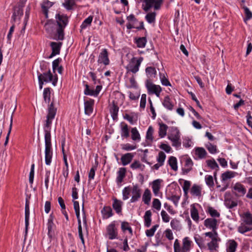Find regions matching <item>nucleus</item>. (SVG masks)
Here are the masks:
<instances>
[{
    "label": "nucleus",
    "instance_id": "nucleus-1",
    "mask_svg": "<svg viewBox=\"0 0 252 252\" xmlns=\"http://www.w3.org/2000/svg\"><path fill=\"white\" fill-rule=\"evenodd\" d=\"M48 113L47 120L44 128L45 132V160L47 165H50L53 156V150L51 144V136L50 133V126L52 121L54 119L56 114V108L54 107L53 102H52L48 107Z\"/></svg>",
    "mask_w": 252,
    "mask_h": 252
},
{
    "label": "nucleus",
    "instance_id": "nucleus-2",
    "mask_svg": "<svg viewBox=\"0 0 252 252\" xmlns=\"http://www.w3.org/2000/svg\"><path fill=\"white\" fill-rule=\"evenodd\" d=\"M56 20L58 26L57 30L58 38L59 40H63L64 36V29L68 24V17L63 14L58 13L56 15Z\"/></svg>",
    "mask_w": 252,
    "mask_h": 252
},
{
    "label": "nucleus",
    "instance_id": "nucleus-3",
    "mask_svg": "<svg viewBox=\"0 0 252 252\" xmlns=\"http://www.w3.org/2000/svg\"><path fill=\"white\" fill-rule=\"evenodd\" d=\"M168 138L172 141L173 146L177 147L181 146V141L180 139V132L177 127H171Z\"/></svg>",
    "mask_w": 252,
    "mask_h": 252
},
{
    "label": "nucleus",
    "instance_id": "nucleus-4",
    "mask_svg": "<svg viewBox=\"0 0 252 252\" xmlns=\"http://www.w3.org/2000/svg\"><path fill=\"white\" fill-rule=\"evenodd\" d=\"M143 60L142 57H140L138 59H136L134 57L132 58L126 67L127 71L133 73L137 72Z\"/></svg>",
    "mask_w": 252,
    "mask_h": 252
},
{
    "label": "nucleus",
    "instance_id": "nucleus-5",
    "mask_svg": "<svg viewBox=\"0 0 252 252\" xmlns=\"http://www.w3.org/2000/svg\"><path fill=\"white\" fill-rule=\"evenodd\" d=\"M38 79L39 82V89H42L43 82H49L53 80V75L50 70L47 72L43 74L38 72Z\"/></svg>",
    "mask_w": 252,
    "mask_h": 252
},
{
    "label": "nucleus",
    "instance_id": "nucleus-6",
    "mask_svg": "<svg viewBox=\"0 0 252 252\" xmlns=\"http://www.w3.org/2000/svg\"><path fill=\"white\" fill-rule=\"evenodd\" d=\"M106 235L110 240L118 238V229L116 227L115 221L112 222L107 226L106 228Z\"/></svg>",
    "mask_w": 252,
    "mask_h": 252
},
{
    "label": "nucleus",
    "instance_id": "nucleus-7",
    "mask_svg": "<svg viewBox=\"0 0 252 252\" xmlns=\"http://www.w3.org/2000/svg\"><path fill=\"white\" fill-rule=\"evenodd\" d=\"M232 191L236 197H240L246 194L247 190L243 185L238 182L234 185Z\"/></svg>",
    "mask_w": 252,
    "mask_h": 252
},
{
    "label": "nucleus",
    "instance_id": "nucleus-8",
    "mask_svg": "<svg viewBox=\"0 0 252 252\" xmlns=\"http://www.w3.org/2000/svg\"><path fill=\"white\" fill-rule=\"evenodd\" d=\"M131 192L132 196L130 199V202L133 203L137 201L141 196V189L137 184L131 187Z\"/></svg>",
    "mask_w": 252,
    "mask_h": 252
},
{
    "label": "nucleus",
    "instance_id": "nucleus-9",
    "mask_svg": "<svg viewBox=\"0 0 252 252\" xmlns=\"http://www.w3.org/2000/svg\"><path fill=\"white\" fill-rule=\"evenodd\" d=\"M146 86L149 94H154L157 96H159L161 91V88L160 86L155 85L149 81H147Z\"/></svg>",
    "mask_w": 252,
    "mask_h": 252
},
{
    "label": "nucleus",
    "instance_id": "nucleus-10",
    "mask_svg": "<svg viewBox=\"0 0 252 252\" xmlns=\"http://www.w3.org/2000/svg\"><path fill=\"white\" fill-rule=\"evenodd\" d=\"M143 1L146 3V6L144 8L146 11H148L153 6L155 10L159 9L162 2V0H143Z\"/></svg>",
    "mask_w": 252,
    "mask_h": 252
},
{
    "label": "nucleus",
    "instance_id": "nucleus-11",
    "mask_svg": "<svg viewBox=\"0 0 252 252\" xmlns=\"http://www.w3.org/2000/svg\"><path fill=\"white\" fill-rule=\"evenodd\" d=\"M97 62L99 63H103L105 65L109 64L110 61L108 58V53L106 49H103L99 54Z\"/></svg>",
    "mask_w": 252,
    "mask_h": 252
},
{
    "label": "nucleus",
    "instance_id": "nucleus-12",
    "mask_svg": "<svg viewBox=\"0 0 252 252\" xmlns=\"http://www.w3.org/2000/svg\"><path fill=\"white\" fill-rule=\"evenodd\" d=\"M217 220L214 218H208L204 220V224L207 227L215 231L217 229Z\"/></svg>",
    "mask_w": 252,
    "mask_h": 252
},
{
    "label": "nucleus",
    "instance_id": "nucleus-13",
    "mask_svg": "<svg viewBox=\"0 0 252 252\" xmlns=\"http://www.w3.org/2000/svg\"><path fill=\"white\" fill-rule=\"evenodd\" d=\"M220 241V238L219 237H218L211 240V241L208 242L207 244L208 248V250L211 251H217L219 247V243Z\"/></svg>",
    "mask_w": 252,
    "mask_h": 252
},
{
    "label": "nucleus",
    "instance_id": "nucleus-14",
    "mask_svg": "<svg viewBox=\"0 0 252 252\" xmlns=\"http://www.w3.org/2000/svg\"><path fill=\"white\" fill-rule=\"evenodd\" d=\"M227 195H230V193L227 192L225 193L224 204L225 206L229 209H232L236 207L238 205L237 201L227 198L226 196Z\"/></svg>",
    "mask_w": 252,
    "mask_h": 252
},
{
    "label": "nucleus",
    "instance_id": "nucleus-15",
    "mask_svg": "<svg viewBox=\"0 0 252 252\" xmlns=\"http://www.w3.org/2000/svg\"><path fill=\"white\" fill-rule=\"evenodd\" d=\"M29 219H30V206L29 202L27 199L25 204V232L26 234L28 232V228L29 225Z\"/></svg>",
    "mask_w": 252,
    "mask_h": 252
},
{
    "label": "nucleus",
    "instance_id": "nucleus-16",
    "mask_svg": "<svg viewBox=\"0 0 252 252\" xmlns=\"http://www.w3.org/2000/svg\"><path fill=\"white\" fill-rule=\"evenodd\" d=\"M191 241L188 237H186L183 240V246L181 252H189L191 248Z\"/></svg>",
    "mask_w": 252,
    "mask_h": 252
},
{
    "label": "nucleus",
    "instance_id": "nucleus-17",
    "mask_svg": "<svg viewBox=\"0 0 252 252\" xmlns=\"http://www.w3.org/2000/svg\"><path fill=\"white\" fill-rule=\"evenodd\" d=\"M94 100L90 99L84 102L85 113L86 115H90L93 112Z\"/></svg>",
    "mask_w": 252,
    "mask_h": 252
},
{
    "label": "nucleus",
    "instance_id": "nucleus-18",
    "mask_svg": "<svg viewBox=\"0 0 252 252\" xmlns=\"http://www.w3.org/2000/svg\"><path fill=\"white\" fill-rule=\"evenodd\" d=\"M53 4V3L48 0H44L41 4L42 12L46 18H48V9L50 8Z\"/></svg>",
    "mask_w": 252,
    "mask_h": 252
},
{
    "label": "nucleus",
    "instance_id": "nucleus-19",
    "mask_svg": "<svg viewBox=\"0 0 252 252\" xmlns=\"http://www.w3.org/2000/svg\"><path fill=\"white\" fill-rule=\"evenodd\" d=\"M133 157V154L130 153L123 155L121 158L122 164L125 166L129 164L132 160Z\"/></svg>",
    "mask_w": 252,
    "mask_h": 252
},
{
    "label": "nucleus",
    "instance_id": "nucleus-20",
    "mask_svg": "<svg viewBox=\"0 0 252 252\" xmlns=\"http://www.w3.org/2000/svg\"><path fill=\"white\" fill-rule=\"evenodd\" d=\"M47 227H48V234L50 237H51L54 234V229L55 227V225L53 222V217L52 215H50V217L48 220L47 223Z\"/></svg>",
    "mask_w": 252,
    "mask_h": 252
},
{
    "label": "nucleus",
    "instance_id": "nucleus-21",
    "mask_svg": "<svg viewBox=\"0 0 252 252\" xmlns=\"http://www.w3.org/2000/svg\"><path fill=\"white\" fill-rule=\"evenodd\" d=\"M101 214L103 219H107L111 217L113 215L112 209L109 206H104L101 210Z\"/></svg>",
    "mask_w": 252,
    "mask_h": 252
},
{
    "label": "nucleus",
    "instance_id": "nucleus-22",
    "mask_svg": "<svg viewBox=\"0 0 252 252\" xmlns=\"http://www.w3.org/2000/svg\"><path fill=\"white\" fill-rule=\"evenodd\" d=\"M162 104L165 108L170 111H171L173 109L174 104L171 101V99L168 95L165 96Z\"/></svg>",
    "mask_w": 252,
    "mask_h": 252
},
{
    "label": "nucleus",
    "instance_id": "nucleus-23",
    "mask_svg": "<svg viewBox=\"0 0 252 252\" xmlns=\"http://www.w3.org/2000/svg\"><path fill=\"white\" fill-rule=\"evenodd\" d=\"M252 230V226L242 222L238 227V231L241 234H244Z\"/></svg>",
    "mask_w": 252,
    "mask_h": 252
},
{
    "label": "nucleus",
    "instance_id": "nucleus-24",
    "mask_svg": "<svg viewBox=\"0 0 252 252\" xmlns=\"http://www.w3.org/2000/svg\"><path fill=\"white\" fill-rule=\"evenodd\" d=\"M237 173L231 171H227L221 174V178L222 182L225 181L228 179L234 178Z\"/></svg>",
    "mask_w": 252,
    "mask_h": 252
},
{
    "label": "nucleus",
    "instance_id": "nucleus-25",
    "mask_svg": "<svg viewBox=\"0 0 252 252\" xmlns=\"http://www.w3.org/2000/svg\"><path fill=\"white\" fill-rule=\"evenodd\" d=\"M121 135L122 137L127 138L129 136L128 126L125 123H121Z\"/></svg>",
    "mask_w": 252,
    "mask_h": 252
},
{
    "label": "nucleus",
    "instance_id": "nucleus-26",
    "mask_svg": "<svg viewBox=\"0 0 252 252\" xmlns=\"http://www.w3.org/2000/svg\"><path fill=\"white\" fill-rule=\"evenodd\" d=\"M122 201L116 198L113 199L112 207L117 213L119 214L122 212Z\"/></svg>",
    "mask_w": 252,
    "mask_h": 252
},
{
    "label": "nucleus",
    "instance_id": "nucleus-27",
    "mask_svg": "<svg viewBox=\"0 0 252 252\" xmlns=\"http://www.w3.org/2000/svg\"><path fill=\"white\" fill-rule=\"evenodd\" d=\"M126 169L125 168H120L118 171V176L117 177V182L118 184H121L125 177L126 176Z\"/></svg>",
    "mask_w": 252,
    "mask_h": 252
},
{
    "label": "nucleus",
    "instance_id": "nucleus-28",
    "mask_svg": "<svg viewBox=\"0 0 252 252\" xmlns=\"http://www.w3.org/2000/svg\"><path fill=\"white\" fill-rule=\"evenodd\" d=\"M50 45L52 48L53 55H56L60 54L62 43L52 42Z\"/></svg>",
    "mask_w": 252,
    "mask_h": 252
},
{
    "label": "nucleus",
    "instance_id": "nucleus-29",
    "mask_svg": "<svg viewBox=\"0 0 252 252\" xmlns=\"http://www.w3.org/2000/svg\"><path fill=\"white\" fill-rule=\"evenodd\" d=\"M23 15V10L22 8L20 6L15 7L14 9L12 18L14 21H16L17 18L20 19Z\"/></svg>",
    "mask_w": 252,
    "mask_h": 252
},
{
    "label": "nucleus",
    "instance_id": "nucleus-30",
    "mask_svg": "<svg viewBox=\"0 0 252 252\" xmlns=\"http://www.w3.org/2000/svg\"><path fill=\"white\" fill-rule=\"evenodd\" d=\"M227 252H235L238 244L234 240H229L228 242Z\"/></svg>",
    "mask_w": 252,
    "mask_h": 252
},
{
    "label": "nucleus",
    "instance_id": "nucleus-31",
    "mask_svg": "<svg viewBox=\"0 0 252 252\" xmlns=\"http://www.w3.org/2000/svg\"><path fill=\"white\" fill-rule=\"evenodd\" d=\"M151 199V193L150 190L147 189L145 190L143 194L142 200L145 204L149 205Z\"/></svg>",
    "mask_w": 252,
    "mask_h": 252
},
{
    "label": "nucleus",
    "instance_id": "nucleus-32",
    "mask_svg": "<svg viewBox=\"0 0 252 252\" xmlns=\"http://www.w3.org/2000/svg\"><path fill=\"white\" fill-rule=\"evenodd\" d=\"M151 216L152 213L150 210H148L146 211L145 215L144 216V219L145 225L147 227H149L151 225L152 221Z\"/></svg>",
    "mask_w": 252,
    "mask_h": 252
},
{
    "label": "nucleus",
    "instance_id": "nucleus-33",
    "mask_svg": "<svg viewBox=\"0 0 252 252\" xmlns=\"http://www.w3.org/2000/svg\"><path fill=\"white\" fill-rule=\"evenodd\" d=\"M195 154L200 159L204 158L207 155V152L203 148L198 147L195 148Z\"/></svg>",
    "mask_w": 252,
    "mask_h": 252
},
{
    "label": "nucleus",
    "instance_id": "nucleus-34",
    "mask_svg": "<svg viewBox=\"0 0 252 252\" xmlns=\"http://www.w3.org/2000/svg\"><path fill=\"white\" fill-rule=\"evenodd\" d=\"M161 181V180L157 179L153 182L152 189L155 195H157L159 191L160 184Z\"/></svg>",
    "mask_w": 252,
    "mask_h": 252
},
{
    "label": "nucleus",
    "instance_id": "nucleus-35",
    "mask_svg": "<svg viewBox=\"0 0 252 252\" xmlns=\"http://www.w3.org/2000/svg\"><path fill=\"white\" fill-rule=\"evenodd\" d=\"M190 193L193 195L196 196H200L201 195V187L197 185H193L191 188Z\"/></svg>",
    "mask_w": 252,
    "mask_h": 252
},
{
    "label": "nucleus",
    "instance_id": "nucleus-36",
    "mask_svg": "<svg viewBox=\"0 0 252 252\" xmlns=\"http://www.w3.org/2000/svg\"><path fill=\"white\" fill-rule=\"evenodd\" d=\"M159 136L161 138H163L166 135V131L168 128V126L166 125L163 123H159Z\"/></svg>",
    "mask_w": 252,
    "mask_h": 252
},
{
    "label": "nucleus",
    "instance_id": "nucleus-37",
    "mask_svg": "<svg viewBox=\"0 0 252 252\" xmlns=\"http://www.w3.org/2000/svg\"><path fill=\"white\" fill-rule=\"evenodd\" d=\"M243 222L252 226V214L249 212L244 213Z\"/></svg>",
    "mask_w": 252,
    "mask_h": 252
},
{
    "label": "nucleus",
    "instance_id": "nucleus-38",
    "mask_svg": "<svg viewBox=\"0 0 252 252\" xmlns=\"http://www.w3.org/2000/svg\"><path fill=\"white\" fill-rule=\"evenodd\" d=\"M168 164L171 167V169L174 171H177L178 169L177 160L175 157H170L168 159Z\"/></svg>",
    "mask_w": 252,
    "mask_h": 252
},
{
    "label": "nucleus",
    "instance_id": "nucleus-39",
    "mask_svg": "<svg viewBox=\"0 0 252 252\" xmlns=\"http://www.w3.org/2000/svg\"><path fill=\"white\" fill-rule=\"evenodd\" d=\"M194 240L195 242L200 249H203L206 248L205 239L203 237L198 235L197 236L194 237Z\"/></svg>",
    "mask_w": 252,
    "mask_h": 252
},
{
    "label": "nucleus",
    "instance_id": "nucleus-40",
    "mask_svg": "<svg viewBox=\"0 0 252 252\" xmlns=\"http://www.w3.org/2000/svg\"><path fill=\"white\" fill-rule=\"evenodd\" d=\"M156 13L155 12L148 13L145 16V19L150 24L154 23L156 21Z\"/></svg>",
    "mask_w": 252,
    "mask_h": 252
},
{
    "label": "nucleus",
    "instance_id": "nucleus-41",
    "mask_svg": "<svg viewBox=\"0 0 252 252\" xmlns=\"http://www.w3.org/2000/svg\"><path fill=\"white\" fill-rule=\"evenodd\" d=\"M131 139L134 141H140V135L136 127H133L131 130Z\"/></svg>",
    "mask_w": 252,
    "mask_h": 252
},
{
    "label": "nucleus",
    "instance_id": "nucleus-42",
    "mask_svg": "<svg viewBox=\"0 0 252 252\" xmlns=\"http://www.w3.org/2000/svg\"><path fill=\"white\" fill-rule=\"evenodd\" d=\"M206 162L207 165L212 169L219 170V166L214 159L207 160Z\"/></svg>",
    "mask_w": 252,
    "mask_h": 252
},
{
    "label": "nucleus",
    "instance_id": "nucleus-43",
    "mask_svg": "<svg viewBox=\"0 0 252 252\" xmlns=\"http://www.w3.org/2000/svg\"><path fill=\"white\" fill-rule=\"evenodd\" d=\"M170 225L171 228L173 230L177 231L180 230L181 229V226L180 221L177 219H173L170 222Z\"/></svg>",
    "mask_w": 252,
    "mask_h": 252
},
{
    "label": "nucleus",
    "instance_id": "nucleus-44",
    "mask_svg": "<svg viewBox=\"0 0 252 252\" xmlns=\"http://www.w3.org/2000/svg\"><path fill=\"white\" fill-rule=\"evenodd\" d=\"M51 92L49 88H45L43 91L44 100L46 103H49L50 101Z\"/></svg>",
    "mask_w": 252,
    "mask_h": 252
},
{
    "label": "nucleus",
    "instance_id": "nucleus-45",
    "mask_svg": "<svg viewBox=\"0 0 252 252\" xmlns=\"http://www.w3.org/2000/svg\"><path fill=\"white\" fill-rule=\"evenodd\" d=\"M130 192H131V187L130 186L126 187L123 189L122 194H123V199L124 200H126L129 198Z\"/></svg>",
    "mask_w": 252,
    "mask_h": 252
},
{
    "label": "nucleus",
    "instance_id": "nucleus-46",
    "mask_svg": "<svg viewBox=\"0 0 252 252\" xmlns=\"http://www.w3.org/2000/svg\"><path fill=\"white\" fill-rule=\"evenodd\" d=\"M130 167L132 169H140L143 170L145 168V165L142 164L139 161L135 160L131 165Z\"/></svg>",
    "mask_w": 252,
    "mask_h": 252
},
{
    "label": "nucleus",
    "instance_id": "nucleus-47",
    "mask_svg": "<svg viewBox=\"0 0 252 252\" xmlns=\"http://www.w3.org/2000/svg\"><path fill=\"white\" fill-rule=\"evenodd\" d=\"M147 42L146 37H139L136 40L137 46L139 48H143L145 46Z\"/></svg>",
    "mask_w": 252,
    "mask_h": 252
},
{
    "label": "nucleus",
    "instance_id": "nucleus-48",
    "mask_svg": "<svg viewBox=\"0 0 252 252\" xmlns=\"http://www.w3.org/2000/svg\"><path fill=\"white\" fill-rule=\"evenodd\" d=\"M158 224H156L153 226V227L151 229L146 230L145 231L146 236L149 237L154 236L155 231H156L158 227Z\"/></svg>",
    "mask_w": 252,
    "mask_h": 252
},
{
    "label": "nucleus",
    "instance_id": "nucleus-49",
    "mask_svg": "<svg viewBox=\"0 0 252 252\" xmlns=\"http://www.w3.org/2000/svg\"><path fill=\"white\" fill-rule=\"evenodd\" d=\"M205 147L211 154H214L217 152V146L212 144L211 143L209 142L206 144Z\"/></svg>",
    "mask_w": 252,
    "mask_h": 252
},
{
    "label": "nucleus",
    "instance_id": "nucleus-50",
    "mask_svg": "<svg viewBox=\"0 0 252 252\" xmlns=\"http://www.w3.org/2000/svg\"><path fill=\"white\" fill-rule=\"evenodd\" d=\"M92 21L93 17L91 16H89L82 23V25H81V29H86L88 26H90L91 24Z\"/></svg>",
    "mask_w": 252,
    "mask_h": 252
},
{
    "label": "nucleus",
    "instance_id": "nucleus-51",
    "mask_svg": "<svg viewBox=\"0 0 252 252\" xmlns=\"http://www.w3.org/2000/svg\"><path fill=\"white\" fill-rule=\"evenodd\" d=\"M190 215L191 218L196 221H197L199 220V215L197 210L195 208L193 207L191 209Z\"/></svg>",
    "mask_w": 252,
    "mask_h": 252
},
{
    "label": "nucleus",
    "instance_id": "nucleus-52",
    "mask_svg": "<svg viewBox=\"0 0 252 252\" xmlns=\"http://www.w3.org/2000/svg\"><path fill=\"white\" fill-rule=\"evenodd\" d=\"M147 75L149 77H155L156 74V70L155 68L153 67H148L146 69Z\"/></svg>",
    "mask_w": 252,
    "mask_h": 252
},
{
    "label": "nucleus",
    "instance_id": "nucleus-53",
    "mask_svg": "<svg viewBox=\"0 0 252 252\" xmlns=\"http://www.w3.org/2000/svg\"><path fill=\"white\" fill-rule=\"evenodd\" d=\"M205 180L206 184L210 187H212L214 186V180L212 175H206L205 177Z\"/></svg>",
    "mask_w": 252,
    "mask_h": 252
},
{
    "label": "nucleus",
    "instance_id": "nucleus-54",
    "mask_svg": "<svg viewBox=\"0 0 252 252\" xmlns=\"http://www.w3.org/2000/svg\"><path fill=\"white\" fill-rule=\"evenodd\" d=\"M153 133L154 129L152 126H150L147 131L146 138L147 140H150L151 142H152L153 140Z\"/></svg>",
    "mask_w": 252,
    "mask_h": 252
},
{
    "label": "nucleus",
    "instance_id": "nucleus-55",
    "mask_svg": "<svg viewBox=\"0 0 252 252\" xmlns=\"http://www.w3.org/2000/svg\"><path fill=\"white\" fill-rule=\"evenodd\" d=\"M166 158V155L164 152L160 151L158 153V157L157 158V161L163 165L165 159Z\"/></svg>",
    "mask_w": 252,
    "mask_h": 252
},
{
    "label": "nucleus",
    "instance_id": "nucleus-56",
    "mask_svg": "<svg viewBox=\"0 0 252 252\" xmlns=\"http://www.w3.org/2000/svg\"><path fill=\"white\" fill-rule=\"evenodd\" d=\"M190 187V182L189 181H185L184 185L183 186V189L185 195H187L188 193Z\"/></svg>",
    "mask_w": 252,
    "mask_h": 252
},
{
    "label": "nucleus",
    "instance_id": "nucleus-57",
    "mask_svg": "<svg viewBox=\"0 0 252 252\" xmlns=\"http://www.w3.org/2000/svg\"><path fill=\"white\" fill-rule=\"evenodd\" d=\"M164 234H165L166 238L169 241L172 240L174 239L173 234L171 229H166L164 231Z\"/></svg>",
    "mask_w": 252,
    "mask_h": 252
},
{
    "label": "nucleus",
    "instance_id": "nucleus-58",
    "mask_svg": "<svg viewBox=\"0 0 252 252\" xmlns=\"http://www.w3.org/2000/svg\"><path fill=\"white\" fill-rule=\"evenodd\" d=\"M244 11L246 15V18L244 19V21L246 22V21L249 20L252 18V13L247 7H244Z\"/></svg>",
    "mask_w": 252,
    "mask_h": 252
},
{
    "label": "nucleus",
    "instance_id": "nucleus-59",
    "mask_svg": "<svg viewBox=\"0 0 252 252\" xmlns=\"http://www.w3.org/2000/svg\"><path fill=\"white\" fill-rule=\"evenodd\" d=\"M161 216L163 221L165 222H168L170 220V218L167 213L164 211L162 210L161 212Z\"/></svg>",
    "mask_w": 252,
    "mask_h": 252
},
{
    "label": "nucleus",
    "instance_id": "nucleus-60",
    "mask_svg": "<svg viewBox=\"0 0 252 252\" xmlns=\"http://www.w3.org/2000/svg\"><path fill=\"white\" fill-rule=\"evenodd\" d=\"M204 235L206 237H209L211 239V240L219 237L218 234L216 230H215V231H212V232H206L204 233Z\"/></svg>",
    "mask_w": 252,
    "mask_h": 252
},
{
    "label": "nucleus",
    "instance_id": "nucleus-61",
    "mask_svg": "<svg viewBox=\"0 0 252 252\" xmlns=\"http://www.w3.org/2000/svg\"><path fill=\"white\" fill-rule=\"evenodd\" d=\"M153 207L157 210H159L160 209L161 203L158 199H154L153 201Z\"/></svg>",
    "mask_w": 252,
    "mask_h": 252
},
{
    "label": "nucleus",
    "instance_id": "nucleus-62",
    "mask_svg": "<svg viewBox=\"0 0 252 252\" xmlns=\"http://www.w3.org/2000/svg\"><path fill=\"white\" fill-rule=\"evenodd\" d=\"M208 212L212 217H219L220 213L212 207H209Z\"/></svg>",
    "mask_w": 252,
    "mask_h": 252
},
{
    "label": "nucleus",
    "instance_id": "nucleus-63",
    "mask_svg": "<svg viewBox=\"0 0 252 252\" xmlns=\"http://www.w3.org/2000/svg\"><path fill=\"white\" fill-rule=\"evenodd\" d=\"M136 148V146H133L128 143L124 144L122 145V149L127 151L133 150L135 149Z\"/></svg>",
    "mask_w": 252,
    "mask_h": 252
},
{
    "label": "nucleus",
    "instance_id": "nucleus-64",
    "mask_svg": "<svg viewBox=\"0 0 252 252\" xmlns=\"http://www.w3.org/2000/svg\"><path fill=\"white\" fill-rule=\"evenodd\" d=\"M118 110L119 108L116 105H114L111 110V115L114 120L117 117Z\"/></svg>",
    "mask_w": 252,
    "mask_h": 252
}]
</instances>
